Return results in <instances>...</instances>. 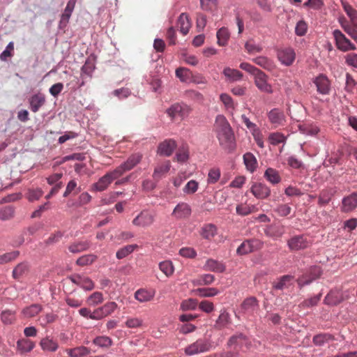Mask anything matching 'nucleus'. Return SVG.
I'll return each instance as SVG.
<instances>
[{"label":"nucleus","mask_w":357,"mask_h":357,"mask_svg":"<svg viewBox=\"0 0 357 357\" xmlns=\"http://www.w3.org/2000/svg\"><path fill=\"white\" fill-rule=\"evenodd\" d=\"M142 159V155L139 153L132 154L126 161L121 164L113 171L108 172L93 185L92 188L96 191H103L112 183L119 178L126 172L133 169Z\"/></svg>","instance_id":"f257e3e1"},{"label":"nucleus","mask_w":357,"mask_h":357,"mask_svg":"<svg viewBox=\"0 0 357 357\" xmlns=\"http://www.w3.org/2000/svg\"><path fill=\"white\" fill-rule=\"evenodd\" d=\"M214 130L222 148L228 152L236 148L234 134L227 119L223 115H218L214 124Z\"/></svg>","instance_id":"f03ea898"},{"label":"nucleus","mask_w":357,"mask_h":357,"mask_svg":"<svg viewBox=\"0 0 357 357\" xmlns=\"http://www.w3.org/2000/svg\"><path fill=\"white\" fill-rule=\"evenodd\" d=\"M212 347V342L209 339L199 338L186 347L184 351L186 356H190L209 351Z\"/></svg>","instance_id":"7ed1b4c3"},{"label":"nucleus","mask_w":357,"mask_h":357,"mask_svg":"<svg viewBox=\"0 0 357 357\" xmlns=\"http://www.w3.org/2000/svg\"><path fill=\"white\" fill-rule=\"evenodd\" d=\"M312 244V238L306 234L295 235L287 241L291 251H298L310 248Z\"/></svg>","instance_id":"20e7f679"},{"label":"nucleus","mask_w":357,"mask_h":357,"mask_svg":"<svg viewBox=\"0 0 357 357\" xmlns=\"http://www.w3.org/2000/svg\"><path fill=\"white\" fill-rule=\"evenodd\" d=\"M252 344L247 335L243 333H236L231 335L227 342V348H233L234 351H240L243 347L250 349Z\"/></svg>","instance_id":"39448f33"},{"label":"nucleus","mask_w":357,"mask_h":357,"mask_svg":"<svg viewBox=\"0 0 357 357\" xmlns=\"http://www.w3.org/2000/svg\"><path fill=\"white\" fill-rule=\"evenodd\" d=\"M155 214L149 210L142 211L132 221L134 226L146 228L153 224Z\"/></svg>","instance_id":"423d86ee"},{"label":"nucleus","mask_w":357,"mask_h":357,"mask_svg":"<svg viewBox=\"0 0 357 357\" xmlns=\"http://www.w3.org/2000/svg\"><path fill=\"white\" fill-rule=\"evenodd\" d=\"M333 35L335 41L336 47L342 52L349 50H355L356 45L347 38L345 35L339 29H335L333 32Z\"/></svg>","instance_id":"0eeeda50"},{"label":"nucleus","mask_w":357,"mask_h":357,"mask_svg":"<svg viewBox=\"0 0 357 357\" xmlns=\"http://www.w3.org/2000/svg\"><path fill=\"white\" fill-rule=\"evenodd\" d=\"M263 242L259 239L252 238L243 241L238 248L236 252L240 255L259 250L263 247Z\"/></svg>","instance_id":"6e6552de"},{"label":"nucleus","mask_w":357,"mask_h":357,"mask_svg":"<svg viewBox=\"0 0 357 357\" xmlns=\"http://www.w3.org/2000/svg\"><path fill=\"white\" fill-rule=\"evenodd\" d=\"M190 112V108L186 105L178 103L172 105L167 110V114L172 119L186 117Z\"/></svg>","instance_id":"1a4fd4ad"},{"label":"nucleus","mask_w":357,"mask_h":357,"mask_svg":"<svg viewBox=\"0 0 357 357\" xmlns=\"http://www.w3.org/2000/svg\"><path fill=\"white\" fill-rule=\"evenodd\" d=\"M256 86L262 92L271 94L272 86L268 83V76L261 70L254 76Z\"/></svg>","instance_id":"9d476101"},{"label":"nucleus","mask_w":357,"mask_h":357,"mask_svg":"<svg viewBox=\"0 0 357 357\" xmlns=\"http://www.w3.org/2000/svg\"><path fill=\"white\" fill-rule=\"evenodd\" d=\"M357 208V192L344 197L340 207L343 213H350Z\"/></svg>","instance_id":"9b49d317"},{"label":"nucleus","mask_w":357,"mask_h":357,"mask_svg":"<svg viewBox=\"0 0 357 357\" xmlns=\"http://www.w3.org/2000/svg\"><path fill=\"white\" fill-rule=\"evenodd\" d=\"M277 55L279 61L287 66H291L296 58L295 52L289 47L279 50Z\"/></svg>","instance_id":"f8f14e48"},{"label":"nucleus","mask_w":357,"mask_h":357,"mask_svg":"<svg viewBox=\"0 0 357 357\" xmlns=\"http://www.w3.org/2000/svg\"><path fill=\"white\" fill-rule=\"evenodd\" d=\"M192 209L188 204L180 202L175 206L172 215L176 219H185L190 217Z\"/></svg>","instance_id":"ddd939ff"},{"label":"nucleus","mask_w":357,"mask_h":357,"mask_svg":"<svg viewBox=\"0 0 357 357\" xmlns=\"http://www.w3.org/2000/svg\"><path fill=\"white\" fill-rule=\"evenodd\" d=\"M172 167L171 162L169 160H165L162 162L157 164L155 167L153 178L155 181H160L162 177H164L166 174L170 170Z\"/></svg>","instance_id":"4468645a"},{"label":"nucleus","mask_w":357,"mask_h":357,"mask_svg":"<svg viewBox=\"0 0 357 357\" xmlns=\"http://www.w3.org/2000/svg\"><path fill=\"white\" fill-rule=\"evenodd\" d=\"M176 147V142L172 139H165L158 147V153L163 156H170Z\"/></svg>","instance_id":"2eb2a0df"},{"label":"nucleus","mask_w":357,"mask_h":357,"mask_svg":"<svg viewBox=\"0 0 357 357\" xmlns=\"http://www.w3.org/2000/svg\"><path fill=\"white\" fill-rule=\"evenodd\" d=\"M250 191L257 199H265L271 194L270 188L265 184L261 183H255L251 187Z\"/></svg>","instance_id":"dca6fc26"},{"label":"nucleus","mask_w":357,"mask_h":357,"mask_svg":"<svg viewBox=\"0 0 357 357\" xmlns=\"http://www.w3.org/2000/svg\"><path fill=\"white\" fill-rule=\"evenodd\" d=\"M269 121L276 128L284 125L285 122V116L282 111L279 109H273L268 114Z\"/></svg>","instance_id":"f3484780"},{"label":"nucleus","mask_w":357,"mask_h":357,"mask_svg":"<svg viewBox=\"0 0 357 357\" xmlns=\"http://www.w3.org/2000/svg\"><path fill=\"white\" fill-rule=\"evenodd\" d=\"M317 91L321 94H328L330 91V82L324 75H319L314 80Z\"/></svg>","instance_id":"a211bd4d"},{"label":"nucleus","mask_w":357,"mask_h":357,"mask_svg":"<svg viewBox=\"0 0 357 357\" xmlns=\"http://www.w3.org/2000/svg\"><path fill=\"white\" fill-rule=\"evenodd\" d=\"M30 268L31 267L28 262H21L14 268L13 276L15 279H20L26 277L29 275Z\"/></svg>","instance_id":"6ab92c4d"},{"label":"nucleus","mask_w":357,"mask_h":357,"mask_svg":"<svg viewBox=\"0 0 357 357\" xmlns=\"http://www.w3.org/2000/svg\"><path fill=\"white\" fill-rule=\"evenodd\" d=\"M77 0H69L63 13L61 16L60 26H66L69 22L72 13L75 8Z\"/></svg>","instance_id":"aec40b11"},{"label":"nucleus","mask_w":357,"mask_h":357,"mask_svg":"<svg viewBox=\"0 0 357 357\" xmlns=\"http://www.w3.org/2000/svg\"><path fill=\"white\" fill-rule=\"evenodd\" d=\"M90 246L91 243L89 241H77L70 243L68 249L71 253L76 254L87 250Z\"/></svg>","instance_id":"412c9836"},{"label":"nucleus","mask_w":357,"mask_h":357,"mask_svg":"<svg viewBox=\"0 0 357 357\" xmlns=\"http://www.w3.org/2000/svg\"><path fill=\"white\" fill-rule=\"evenodd\" d=\"M321 274V270L319 266H313L310 268V279H307V276H303L302 278H299L298 280V283L300 286V287H302L304 284H309L313 280H315L316 278H319Z\"/></svg>","instance_id":"4be33fe9"},{"label":"nucleus","mask_w":357,"mask_h":357,"mask_svg":"<svg viewBox=\"0 0 357 357\" xmlns=\"http://www.w3.org/2000/svg\"><path fill=\"white\" fill-rule=\"evenodd\" d=\"M265 234L271 238H280L284 234V228L282 225L272 224L266 227Z\"/></svg>","instance_id":"5701e85b"},{"label":"nucleus","mask_w":357,"mask_h":357,"mask_svg":"<svg viewBox=\"0 0 357 357\" xmlns=\"http://www.w3.org/2000/svg\"><path fill=\"white\" fill-rule=\"evenodd\" d=\"M344 300L342 291H328L324 298V303L329 305H336Z\"/></svg>","instance_id":"b1692460"},{"label":"nucleus","mask_w":357,"mask_h":357,"mask_svg":"<svg viewBox=\"0 0 357 357\" xmlns=\"http://www.w3.org/2000/svg\"><path fill=\"white\" fill-rule=\"evenodd\" d=\"M338 22L343 30L357 43V31L353 29L350 22L344 16L339 17Z\"/></svg>","instance_id":"393cba45"},{"label":"nucleus","mask_w":357,"mask_h":357,"mask_svg":"<svg viewBox=\"0 0 357 357\" xmlns=\"http://www.w3.org/2000/svg\"><path fill=\"white\" fill-rule=\"evenodd\" d=\"M231 323L230 315L226 310L221 311L213 328L216 330H222Z\"/></svg>","instance_id":"a878e982"},{"label":"nucleus","mask_w":357,"mask_h":357,"mask_svg":"<svg viewBox=\"0 0 357 357\" xmlns=\"http://www.w3.org/2000/svg\"><path fill=\"white\" fill-rule=\"evenodd\" d=\"M177 26L183 35H186L188 33L191 27V22L186 13H181L180 15L177 22Z\"/></svg>","instance_id":"bb28decb"},{"label":"nucleus","mask_w":357,"mask_h":357,"mask_svg":"<svg viewBox=\"0 0 357 357\" xmlns=\"http://www.w3.org/2000/svg\"><path fill=\"white\" fill-rule=\"evenodd\" d=\"M252 61L264 69L271 71L275 69V66L273 61L264 56H259L252 59Z\"/></svg>","instance_id":"cd10ccee"},{"label":"nucleus","mask_w":357,"mask_h":357,"mask_svg":"<svg viewBox=\"0 0 357 357\" xmlns=\"http://www.w3.org/2000/svg\"><path fill=\"white\" fill-rule=\"evenodd\" d=\"M335 340V336L331 333H323L315 335L312 338V342L316 346H323L324 344L328 343Z\"/></svg>","instance_id":"c85d7f7f"},{"label":"nucleus","mask_w":357,"mask_h":357,"mask_svg":"<svg viewBox=\"0 0 357 357\" xmlns=\"http://www.w3.org/2000/svg\"><path fill=\"white\" fill-rule=\"evenodd\" d=\"M294 281V280L292 276L289 275H283L277 282H273V287L276 289H289Z\"/></svg>","instance_id":"c756f323"},{"label":"nucleus","mask_w":357,"mask_h":357,"mask_svg":"<svg viewBox=\"0 0 357 357\" xmlns=\"http://www.w3.org/2000/svg\"><path fill=\"white\" fill-rule=\"evenodd\" d=\"M204 268L206 271L216 273H222L225 270V266L222 262L213 259H209L206 261Z\"/></svg>","instance_id":"7c9ffc66"},{"label":"nucleus","mask_w":357,"mask_h":357,"mask_svg":"<svg viewBox=\"0 0 357 357\" xmlns=\"http://www.w3.org/2000/svg\"><path fill=\"white\" fill-rule=\"evenodd\" d=\"M34 347L35 343L29 339L23 338L17 342V348L22 354L30 352Z\"/></svg>","instance_id":"2f4dec72"},{"label":"nucleus","mask_w":357,"mask_h":357,"mask_svg":"<svg viewBox=\"0 0 357 357\" xmlns=\"http://www.w3.org/2000/svg\"><path fill=\"white\" fill-rule=\"evenodd\" d=\"M45 97L42 94L33 95L30 98V108L33 112H37L40 107L45 103Z\"/></svg>","instance_id":"473e14b6"},{"label":"nucleus","mask_w":357,"mask_h":357,"mask_svg":"<svg viewBox=\"0 0 357 357\" xmlns=\"http://www.w3.org/2000/svg\"><path fill=\"white\" fill-rule=\"evenodd\" d=\"M243 160L248 171L250 172L255 171L257 167V161L255 156L252 153L250 152L245 153L243 155Z\"/></svg>","instance_id":"72a5a7b5"},{"label":"nucleus","mask_w":357,"mask_h":357,"mask_svg":"<svg viewBox=\"0 0 357 357\" xmlns=\"http://www.w3.org/2000/svg\"><path fill=\"white\" fill-rule=\"evenodd\" d=\"M42 306L40 304H32L28 307H24L22 313L24 317L31 318L37 315L42 311Z\"/></svg>","instance_id":"f704fd0d"},{"label":"nucleus","mask_w":357,"mask_h":357,"mask_svg":"<svg viewBox=\"0 0 357 357\" xmlns=\"http://www.w3.org/2000/svg\"><path fill=\"white\" fill-rule=\"evenodd\" d=\"M264 177L267 181L274 185L279 183L281 181L279 172L276 169L271 167L266 170Z\"/></svg>","instance_id":"c9c22d12"},{"label":"nucleus","mask_w":357,"mask_h":357,"mask_svg":"<svg viewBox=\"0 0 357 357\" xmlns=\"http://www.w3.org/2000/svg\"><path fill=\"white\" fill-rule=\"evenodd\" d=\"M216 37L218 45L225 46L227 45L230 34L227 28L222 27L217 31Z\"/></svg>","instance_id":"e433bc0d"},{"label":"nucleus","mask_w":357,"mask_h":357,"mask_svg":"<svg viewBox=\"0 0 357 357\" xmlns=\"http://www.w3.org/2000/svg\"><path fill=\"white\" fill-rule=\"evenodd\" d=\"M73 281L84 290H92L94 287L93 282L89 278L77 276Z\"/></svg>","instance_id":"4c0bfd02"},{"label":"nucleus","mask_w":357,"mask_h":357,"mask_svg":"<svg viewBox=\"0 0 357 357\" xmlns=\"http://www.w3.org/2000/svg\"><path fill=\"white\" fill-rule=\"evenodd\" d=\"M236 211L238 215L241 216H245L257 211V208L254 205L241 204L236 206Z\"/></svg>","instance_id":"58836bf2"},{"label":"nucleus","mask_w":357,"mask_h":357,"mask_svg":"<svg viewBox=\"0 0 357 357\" xmlns=\"http://www.w3.org/2000/svg\"><path fill=\"white\" fill-rule=\"evenodd\" d=\"M40 345L44 351H55L58 349V343L49 337L40 340Z\"/></svg>","instance_id":"ea45409f"},{"label":"nucleus","mask_w":357,"mask_h":357,"mask_svg":"<svg viewBox=\"0 0 357 357\" xmlns=\"http://www.w3.org/2000/svg\"><path fill=\"white\" fill-rule=\"evenodd\" d=\"M225 76L231 82H235L241 79L243 74L238 70L226 68L223 70Z\"/></svg>","instance_id":"a19ab883"},{"label":"nucleus","mask_w":357,"mask_h":357,"mask_svg":"<svg viewBox=\"0 0 357 357\" xmlns=\"http://www.w3.org/2000/svg\"><path fill=\"white\" fill-rule=\"evenodd\" d=\"M286 139L287 137L282 133L278 132L270 133L268 137V141L273 146H276L279 144H284Z\"/></svg>","instance_id":"79ce46f5"},{"label":"nucleus","mask_w":357,"mask_h":357,"mask_svg":"<svg viewBox=\"0 0 357 357\" xmlns=\"http://www.w3.org/2000/svg\"><path fill=\"white\" fill-rule=\"evenodd\" d=\"M90 353L89 349L86 347L81 346L67 350V354L70 357H82Z\"/></svg>","instance_id":"37998d69"},{"label":"nucleus","mask_w":357,"mask_h":357,"mask_svg":"<svg viewBox=\"0 0 357 357\" xmlns=\"http://www.w3.org/2000/svg\"><path fill=\"white\" fill-rule=\"evenodd\" d=\"M216 234V227L212 224L205 225L202 228L201 235L204 238L211 239Z\"/></svg>","instance_id":"c03bdc74"},{"label":"nucleus","mask_w":357,"mask_h":357,"mask_svg":"<svg viewBox=\"0 0 357 357\" xmlns=\"http://www.w3.org/2000/svg\"><path fill=\"white\" fill-rule=\"evenodd\" d=\"M0 318L4 324H12L15 320V312L11 310H3L1 313Z\"/></svg>","instance_id":"a18cd8bd"},{"label":"nucleus","mask_w":357,"mask_h":357,"mask_svg":"<svg viewBox=\"0 0 357 357\" xmlns=\"http://www.w3.org/2000/svg\"><path fill=\"white\" fill-rule=\"evenodd\" d=\"M159 268L167 277H170L174 272L173 263L170 260L160 262L159 264Z\"/></svg>","instance_id":"49530a36"},{"label":"nucleus","mask_w":357,"mask_h":357,"mask_svg":"<svg viewBox=\"0 0 357 357\" xmlns=\"http://www.w3.org/2000/svg\"><path fill=\"white\" fill-rule=\"evenodd\" d=\"M43 195V191L40 188H29L25 195L26 198L29 202L38 200Z\"/></svg>","instance_id":"de8ad7c7"},{"label":"nucleus","mask_w":357,"mask_h":357,"mask_svg":"<svg viewBox=\"0 0 357 357\" xmlns=\"http://www.w3.org/2000/svg\"><path fill=\"white\" fill-rule=\"evenodd\" d=\"M97 259V256L93 254L85 255L77 259L76 264L80 266H88Z\"/></svg>","instance_id":"09e8293b"},{"label":"nucleus","mask_w":357,"mask_h":357,"mask_svg":"<svg viewBox=\"0 0 357 357\" xmlns=\"http://www.w3.org/2000/svg\"><path fill=\"white\" fill-rule=\"evenodd\" d=\"M245 49L248 54H255L261 52L263 50L260 45L255 43L253 39L248 40L245 44Z\"/></svg>","instance_id":"8fccbe9b"},{"label":"nucleus","mask_w":357,"mask_h":357,"mask_svg":"<svg viewBox=\"0 0 357 357\" xmlns=\"http://www.w3.org/2000/svg\"><path fill=\"white\" fill-rule=\"evenodd\" d=\"M93 343L102 348H108L112 345V340L107 336H98L93 340Z\"/></svg>","instance_id":"3c124183"},{"label":"nucleus","mask_w":357,"mask_h":357,"mask_svg":"<svg viewBox=\"0 0 357 357\" xmlns=\"http://www.w3.org/2000/svg\"><path fill=\"white\" fill-rule=\"evenodd\" d=\"M136 248H137V245H126V246L121 248V249H119L116 252V256L117 259H123L126 257H127L128 255L131 254L135 250V249Z\"/></svg>","instance_id":"603ef678"},{"label":"nucleus","mask_w":357,"mask_h":357,"mask_svg":"<svg viewBox=\"0 0 357 357\" xmlns=\"http://www.w3.org/2000/svg\"><path fill=\"white\" fill-rule=\"evenodd\" d=\"M206 357H242L239 351H234L232 349L228 351H221L215 352Z\"/></svg>","instance_id":"864d4df0"},{"label":"nucleus","mask_w":357,"mask_h":357,"mask_svg":"<svg viewBox=\"0 0 357 357\" xmlns=\"http://www.w3.org/2000/svg\"><path fill=\"white\" fill-rule=\"evenodd\" d=\"M198 302L196 299L189 298L181 302L180 308L183 311L193 310L197 307Z\"/></svg>","instance_id":"5fc2aeb1"},{"label":"nucleus","mask_w":357,"mask_h":357,"mask_svg":"<svg viewBox=\"0 0 357 357\" xmlns=\"http://www.w3.org/2000/svg\"><path fill=\"white\" fill-rule=\"evenodd\" d=\"M189 157L188 148L186 146L180 147L176 154V160L178 162H184Z\"/></svg>","instance_id":"6e6d98bb"},{"label":"nucleus","mask_w":357,"mask_h":357,"mask_svg":"<svg viewBox=\"0 0 357 357\" xmlns=\"http://www.w3.org/2000/svg\"><path fill=\"white\" fill-rule=\"evenodd\" d=\"M155 291H135V298L139 302H146L154 296Z\"/></svg>","instance_id":"4d7b16f0"},{"label":"nucleus","mask_w":357,"mask_h":357,"mask_svg":"<svg viewBox=\"0 0 357 357\" xmlns=\"http://www.w3.org/2000/svg\"><path fill=\"white\" fill-rule=\"evenodd\" d=\"M258 306V301L255 297H250L244 300L241 307L245 310H253Z\"/></svg>","instance_id":"13d9d810"},{"label":"nucleus","mask_w":357,"mask_h":357,"mask_svg":"<svg viewBox=\"0 0 357 357\" xmlns=\"http://www.w3.org/2000/svg\"><path fill=\"white\" fill-rule=\"evenodd\" d=\"M274 211L280 217H287L291 212V208L287 204H279L275 209Z\"/></svg>","instance_id":"bf43d9fd"},{"label":"nucleus","mask_w":357,"mask_h":357,"mask_svg":"<svg viewBox=\"0 0 357 357\" xmlns=\"http://www.w3.org/2000/svg\"><path fill=\"white\" fill-rule=\"evenodd\" d=\"M201 7L206 11H214L218 7V0H200Z\"/></svg>","instance_id":"052dcab7"},{"label":"nucleus","mask_w":357,"mask_h":357,"mask_svg":"<svg viewBox=\"0 0 357 357\" xmlns=\"http://www.w3.org/2000/svg\"><path fill=\"white\" fill-rule=\"evenodd\" d=\"M18 251H13L0 255V264L8 263L15 259L19 256Z\"/></svg>","instance_id":"680f3d73"},{"label":"nucleus","mask_w":357,"mask_h":357,"mask_svg":"<svg viewBox=\"0 0 357 357\" xmlns=\"http://www.w3.org/2000/svg\"><path fill=\"white\" fill-rule=\"evenodd\" d=\"M199 183L195 180H190L183 188V192L185 194H194L198 189Z\"/></svg>","instance_id":"e2e57ef3"},{"label":"nucleus","mask_w":357,"mask_h":357,"mask_svg":"<svg viewBox=\"0 0 357 357\" xmlns=\"http://www.w3.org/2000/svg\"><path fill=\"white\" fill-rule=\"evenodd\" d=\"M220 177V170L218 168H212L210 169L207 181L208 183H215Z\"/></svg>","instance_id":"0e129e2a"},{"label":"nucleus","mask_w":357,"mask_h":357,"mask_svg":"<svg viewBox=\"0 0 357 357\" xmlns=\"http://www.w3.org/2000/svg\"><path fill=\"white\" fill-rule=\"evenodd\" d=\"M190 71L185 68H178L176 70V75L181 82H187L190 76Z\"/></svg>","instance_id":"69168bd1"},{"label":"nucleus","mask_w":357,"mask_h":357,"mask_svg":"<svg viewBox=\"0 0 357 357\" xmlns=\"http://www.w3.org/2000/svg\"><path fill=\"white\" fill-rule=\"evenodd\" d=\"M220 99L227 109H234L235 107L233 99L227 93H222Z\"/></svg>","instance_id":"338daca9"},{"label":"nucleus","mask_w":357,"mask_h":357,"mask_svg":"<svg viewBox=\"0 0 357 357\" xmlns=\"http://www.w3.org/2000/svg\"><path fill=\"white\" fill-rule=\"evenodd\" d=\"M58 318V316L52 312L47 313L44 316L39 317V321L43 326H46L48 324L53 323Z\"/></svg>","instance_id":"774afa93"}]
</instances>
